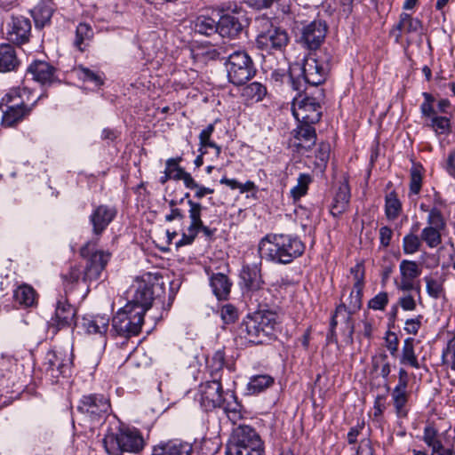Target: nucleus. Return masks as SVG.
<instances>
[{
    "instance_id": "1",
    "label": "nucleus",
    "mask_w": 455,
    "mask_h": 455,
    "mask_svg": "<svg viewBox=\"0 0 455 455\" xmlns=\"http://www.w3.org/2000/svg\"><path fill=\"white\" fill-rule=\"evenodd\" d=\"M331 56L327 52H310L301 64L296 63L290 67L289 79L294 91L299 92L306 90V85L317 86L322 84L330 70Z\"/></svg>"
},
{
    "instance_id": "2",
    "label": "nucleus",
    "mask_w": 455,
    "mask_h": 455,
    "mask_svg": "<svg viewBox=\"0 0 455 455\" xmlns=\"http://www.w3.org/2000/svg\"><path fill=\"white\" fill-rule=\"evenodd\" d=\"M305 251L304 243L296 235L269 234L259 243L261 259L278 264H289Z\"/></svg>"
},
{
    "instance_id": "3",
    "label": "nucleus",
    "mask_w": 455,
    "mask_h": 455,
    "mask_svg": "<svg viewBox=\"0 0 455 455\" xmlns=\"http://www.w3.org/2000/svg\"><path fill=\"white\" fill-rule=\"evenodd\" d=\"M277 315L270 310H258L247 315L240 325V335L248 342L262 344L273 334Z\"/></svg>"
},
{
    "instance_id": "4",
    "label": "nucleus",
    "mask_w": 455,
    "mask_h": 455,
    "mask_svg": "<svg viewBox=\"0 0 455 455\" xmlns=\"http://www.w3.org/2000/svg\"><path fill=\"white\" fill-rule=\"evenodd\" d=\"M104 448L108 455H122L123 452H139L144 447L142 435L136 430L119 429L103 439Z\"/></svg>"
},
{
    "instance_id": "5",
    "label": "nucleus",
    "mask_w": 455,
    "mask_h": 455,
    "mask_svg": "<svg viewBox=\"0 0 455 455\" xmlns=\"http://www.w3.org/2000/svg\"><path fill=\"white\" fill-rule=\"evenodd\" d=\"M98 238L87 242L80 249V255L86 259V266L83 272V281L89 283L100 278L111 258L108 251L97 250Z\"/></svg>"
},
{
    "instance_id": "6",
    "label": "nucleus",
    "mask_w": 455,
    "mask_h": 455,
    "mask_svg": "<svg viewBox=\"0 0 455 455\" xmlns=\"http://www.w3.org/2000/svg\"><path fill=\"white\" fill-rule=\"evenodd\" d=\"M228 81L235 86L245 84L256 73L253 61L244 51H235L226 61Z\"/></svg>"
},
{
    "instance_id": "7",
    "label": "nucleus",
    "mask_w": 455,
    "mask_h": 455,
    "mask_svg": "<svg viewBox=\"0 0 455 455\" xmlns=\"http://www.w3.org/2000/svg\"><path fill=\"white\" fill-rule=\"evenodd\" d=\"M143 321V308L133 309L132 305H125L114 315L112 331L124 338L136 336L140 332Z\"/></svg>"
},
{
    "instance_id": "8",
    "label": "nucleus",
    "mask_w": 455,
    "mask_h": 455,
    "mask_svg": "<svg viewBox=\"0 0 455 455\" xmlns=\"http://www.w3.org/2000/svg\"><path fill=\"white\" fill-rule=\"evenodd\" d=\"M243 452H262L264 453L263 442L259 435L250 426H239L236 427L227 443L226 451H232L234 449Z\"/></svg>"
},
{
    "instance_id": "9",
    "label": "nucleus",
    "mask_w": 455,
    "mask_h": 455,
    "mask_svg": "<svg viewBox=\"0 0 455 455\" xmlns=\"http://www.w3.org/2000/svg\"><path fill=\"white\" fill-rule=\"evenodd\" d=\"M291 110L299 123L315 124L320 121L323 111L320 100L315 97L301 94L295 97L292 101Z\"/></svg>"
},
{
    "instance_id": "10",
    "label": "nucleus",
    "mask_w": 455,
    "mask_h": 455,
    "mask_svg": "<svg viewBox=\"0 0 455 455\" xmlns=\"http://www.w3.org/2000/svg\"><path fill=\"white\" fill-rule=\"evenodd\" d=\"M77 411L91 422H100L108 414L110 403L103 395H87L80 399Z\"/></svg>"
},
{
    "instance_id": "11",
    "label": "nucleus",
    "mask_w": 455,
    "mask_h": 455,
    "mask_svg": "<svg viewBox=\"0 0 455 455\" xmlns=\"http://www.w3.org/2000/svg\"><path fill=\"white\" fill-rule=\"evenodd\" d=\"M363 288V287L354 286L350 292L347 304L342 303L336 308V315L342 316L343 321L347 324L348 331L347 339L349 343H353V335L355 332L352 315L357 312L362 307Z\"/></svg>"
},
{
    "instance_id": "12",
    "label": "nucleus",
    "mask_w": 455,
    "mask_h": 455,
    "mask_svg": "<svg viewBox=\"0 0 455 455\" xmlns=\"http://www.w3.org/2000/svg\"><path fill=\"white\" fill-rule=\"evenodd\" d=\"M199 395L200 404L205 411H211L215 408L227 410L222 385L220 380L214 379L202 383L199 386Z\"/></svg>"
},
{
    "instance_id": "13",
    "label": "nucleus",
    "mask_w": 455,
    "mask_h": 455,
    "mask_svg": "<svg viewBox=\"0 0 455 455\" xmlns=\"http://www.w3.org/2000/svg\"><path fill=\"white\" fill-rule=\"evenodd\" d=\"M401 279L396 287L399 291L408 292L415 291L420 293V285L416 279L421 275L420 265L413 260L403 259L399 265Z\"/></svg>"
},
{
    "instance_id": "14",
    "label": "nucleus",
    "mask_w": 455,
    "mask_h": 455,
    "mask_svg": "<svg viewBox=\"0 0 455 455\" xmlns=\"http://www.w3.org/2000/svg\"><path fill=\"white\" fill-rule=\"evenodd\" d=\"M289 42V36L285 30L272 28L260 33L256 38L257 48L267 53L282 52Z\"/></svg>"
},
{
    "instance_id": "15",
    "label": "nucleus",
    "mask_w": 455,
    "mask_h": 455,
    "mask_svg": "<svg viewBox=\"0 0 455 455\" xmlns=\"http://www.w3.org/2000/svg\"><path fill=\"white\" fill-rule=\"evenodd\" d=\"M31 35V22L22 15H12L6 24V37L15 44L20 45L28 42Z\"/></svg>"
},
{
    "instance_id": "16",
    "label": "nucleus",
    "mask_w": 455,
    "mask_h": 455,
    "mask_svg": "<svg viewBox=\"0 0 455 455\" xmlns=\"http://www.w3.org/2000/svg\"><path fill=\"white\" fill-rule=\"evenodd\" d=\"M76 308L66 300L57 303L55 315L49 322V331L56 334L64 328H74L76 325Z\"/></svg>"
},
{
    "instance_id": "17",
    "label": "nucleus",
    "mask_w": 455,
    "mask_h": 455,
    "mask_svg": "<svg viewBox=\"0 0 455 455\" xmlns=\"http://www.w3.org/2000/svg\"><path fill=\"white\" fill-rule=\"evenodd\" d=\"M327 33L325 21L315 20L304 26L300 42L309 50H316L323 42Z\"/></svg>"
},
{
    "instance_id": "18",
    "label": "nucleus",
    "mask_w": 455,
    "mask_h": 455,
    "mask_svg": "<svg viewBox=\"0 0 455 455\" xmlns=\"http://www.w3.org/2000/svg\"><path fill=\"white\" fill-rule=\"evenodd\" d=\"M232 11L233 13L224 14L219 20L218 33L222 37L235 38L243 30L244 20H241L243 16L237 12L235 4H234Z\"/></svg>"
},
{
    "instance_id": "19",
    "label": "nucleus",
    "mask_w": 455,
    "mask_h": 455,
    "mask_svg": "<svg viewBox=\"0 0 455 455\" xmlns=\"http://www.w3.org/2000/svg\"><path fill=\"white\" fill-rule=\"evenodd\" d=\"M116 213L117 212L115 207L105 204L95 207L89 217L93 235L96 236L100 235L116 218Z\"/></svg>"
},
{
    "instance_id": "20",
    "label": "nucleus",
    "mask_w": 455,
    "mask_h": 455,
    "mask_svg": "<svg viewBox=\"0 0 455 455\" xmlns=\"http://www.w3.org/2000/svg\"><path fill=\"white\" fill-rule=\"evenodd\" d=\"M188 204L189 205L188 214L190 225L188 228V232L184 233L182 235V238L178 242L177 244L179 246L192 243L200 231V228L203 227V221L201 219L203 206L201 204L188 200Z\"/></svg>"
},
{
    "instance_id": "21",
    "label": "nucleus",
    "mask_w": 455,
    "mask_h": 455,
    "mask_svg": "<svg viewBox=\"0 0 455 455\" xmlns=\"http://www.w3.org/2000/svg\"><path fill=\"white\" fill-rule=\"evenodd\" d=\"M292 143L299 153H305L315 146L316 141L315 129L311 124H301L293 130Z\"/></svg>"
},
{
    "instance_id": "22",
    "label": "nucleus",
    "mask_w": 455,
    "mask_h": 455,
    "mask_svg": "<svg viewBox=\"0 0 455 455\" xmlns=\"http://www.w3.org/2000/svg\"><path fill=\"white\" fill-rule=\"evenodd\" d=\"M29 92L26 88H12L1 100L0 109L33 108L36 101L29 103Z\"/></svg>"
},
{
    "instance_id": "23",
    "label": "nucleus",
    "mask_w": 455,
    "mask_h": 455,
    "mask_svg": "<svg viewBox=\"0 0 455 455\" xmlns=\"http://www.w3.org/2000/svg\"><path fill=\"white\" fill-rule=\"evenodd\" d=\"M192 451L193 446L190 443L173 439L156 445L152 455H190Z\"/></svg>"
},
{
    "instance_id": "24",
    "label": "nucleus",
    "mask_w": 455,
    "mask_h": 455,
    "mask_svg": "<svg viewBox=\"0 0 455 455\" xmlns=\"http://www.w3.org/2000/svg\"><path fill=\"white\" fill-rule=\"evenodd\" d=\"M27 73L32 76L33 80L43 85L51 84L55 80V68L43 60L32 62L28 66Z\"/></svg>"
},
{
    "instance_id": "25",
    "label": "nucleus",
    "mask_w": 455,
    "mask_h": 455,
    "mask_svg": "<svg viewBox=\"0 0 455 455\" xmlns=\"http://www.w3.org/2000/svg\"><path fill=\"white\" fill-rule=\"evenodd\" d=\"M240 278L246 289L252 293L263 291L264 282L261 277L260 268L257 265L243 266L240 272Z\"/></svg>"
},
{
    "instance_id": "26",
    "label": "nucleus",
    "mask_w": 455,
    "mask_h": 455,
    "mask_svg": "<svg viewBox=\"0 0 455 455\" xmlns=\"http://www.w3.org/2000/svg\"><path fill=\"white\" fill-rule=\"evenodd\" d=\"M47 371L51 372L52 377H58V374L64 375L67 373L71 364V359L64 356L60 351H50L46 355Z\"/></svg>"
},
{
    "instance_id": "27",
    "label": "nucleus",
    "mask_w": 455,
    "mask_h": 455,
    "mask_svg": "<svg viewBox=\"0 0 455 455\" xmlns=\"http://www.w3.org/2000/svg\"><path fill=\"white\" fill-rule=\"evenodd\" d=\"M421 28V22L418 19L412 18L410 14L403 12L400 15V20L395 28L391 31V36L399 42L402 34H411L419 32Z\"/></svg>"
},
{
    "instance_id": "28",
    "label": "nucleus",
    "mask_w": 455,
    "mask_h": 455,
    "mask_svg": "<svg viewBox=\"0 0 455 455\" xmlns=\"http://www.w3.org/2000/svg\"><path fill=\"white\" fill-rule=\"evenodd\" d=\"M153 291L146 283H140L134 292L133 298L126 305H132L133 309L143 308V315L151 307Z\"/></svg>"
},
{
    "instance_id": "29",
    "label": "nucleus",
    "mask_w": 455,
    "mask_h": 455,
    "mask_svg": "<svg viewBox=\"0 0 455 455\" xmlns=\"http://www.w3.org/2000/svg\"><path fill=\"white\" fill-rule=\"evenodd\" d=\"M20 64L16 51L10 44H0V72H10L17 68Z\"/></svg>"
},
{
    "instance_id": "30",
    "label": "nucleus",
    "mask_w": 455,
    "mask_h": 455,
    "mask_svg": "<svg viewBox=\"0 0 455 455\" xmlns=\"http://www.w3.org/2000/svg\"><path fill=\"white\" fill-rule=\"evenodd\" d=\"M210 284L218 299H226L228 297L232 283L226 275L222 273L213 274Z\"/></svg>"
},
{
    "instance_id": "31",
    "label": "nucleus",
    "mask_w": 455,
    "mask_h": 455,
    "mask_svg": "<svg viewBox=\"0 0 455 455\" xmlns=\"http://www.w3.org/2000/svg\"><path fill=\"white\" fill-rule=\"evenodd\" d=\"M350 201V189L347 184H342L339 187L334 196L331 208V213L333 216H339L346 212Z\"/></svg>"
},
{
    "instance_id": "32",
    "label": "nucleus",
    "mask_w": 455,
    "mask_h": 455,
    "mask_svg": "<svg viewBox=\"0 0 455 455\" xmlns=\"http://www.w3.org/2000/svg\"><path fill=\"white\" fill-rule=\"evenodd\" d=\"M109 318L107 315H93L84 318V327L89 334H104L108 329Z\"/></svg>"
},
{
    "instance_id": "33",
    "label": "nucleus",
    "mask_w": 455,
    "mask_h": 455,
    "mask_svg": "<svg viewBox=\"0 0 455 455\" xmlns=\"http://www.w3.org/2000/svg\"><path fill=\"white\" fill-rule=\"evenodd\" d=\"M214 130V124H210L201 131L199 134V152L202 153V155H205L207 154V148H212L215 150L216 157H219L221 153V147L212 140V135Z\"/></svg>"
},
{
    "instance_id": "34",
    "label": "nucleus",
    "mask_w": 455,
    "mask_h": 455,
    "mask_svg": "<svg viewBox=\"0 0 455 455\" xmlns=\"http://www.w3.org/2000/svg\"><path fill=\"white\" fill-rule=\"evenodd\" d=\"M274 378L268 374H260L251 377L247 385V392L250 395H257L274 384Z\"/></svg>"
},
{
    "instance_id": "35",
    "label": "nucleus",
    "mask_w": 455,
    "mask_h": 455,
    "mask_svg": "<svg viewBox=\"0 0 455 455\" xmlns=\"http://www.w3.org/2000/svg\"><path fill=\"white\" fill-rule=\"evenodd\" d=\"M93 37V29L87 23H79L76 29L74 45L84 52Z\"/></svg>"
},
{
    "instance_id": "36",
    "label": "nucleus",
    "mask_w": 455,
    "mask_h": 455,
    "mask_svg": "<svg viewBox=\"0 0 455 455\" xmlns=\"http://www.w3.org/2000/svg\"><path fill=\"white\" fill-rule=\"evenodd\" d=\"M13 297L20 306L29 307L36 304V293L30 285L22 284L14 291Z\"/></svg>"
},
{
    "instance_id": "37",
    "label": "nucleus",
    "mask_w": 455,
    "mask_h": 455,
    "mask_svg": "<svg viewBox=\"0 0 455 455\" xmlns=\"http://www.w3.org/2000/svg\"><path fill=\"white\" fill-rule=\"evenodd\" d=\"M1 110L3 112L2 125L5 127H12L20 122L26 116H28L31 111V108H21L14 109L4 108Z\"/></svg>"
},
{
    "instance_id": "38",
    "label": "nucleus",
    "mask_w": 455,
    "mask_h": 455,
    "mask_svg": "<svg viewBox=\"0 0 455 455\" xmlns=\"http://www.w3.org/2000/svg\"><path fill=\"white\" fill-rule=\"evenodd\" d=\"M402 212V203L395 191L388 193L385 197V214L387 220H395Z\"/></svg>"
},
{
    "instance_id": "39",
    "label": "nucleus",
    "mask_w": 455,
    "mask_h": 455,
    "mask_svg": "<svg viewBox=\"0 0 455 455\" xmlns=\"http://www.w3.org/2000/svg\"><path fill=\"white\" fill-rule=\"evenodd\" d=\"M219 21L216 22L209 16H198L194 22V28L196 33L205 36L218 32Z\"/></svg>"
},
{
    "instance_id": "40",
    "label": "nucleus",
    "mask_w": 455,
    "mask_h": 455,
    "mask_svg": "<svg viewBox=\"0 0 455 455\" xmlns=\"http://www.w3.org/2000/svg\"><path fill=\"white\" fill-rule=\"evenodd\" d=\"M400 363L409 364L415 369L419 368V363L414 352V339L407 338L404 339Z\"/></svg>"
},
{
    "instance_id": "41",
    "label": "nucleus",
    "mask_w": 455,
    "mask_h": 455,
    "mask_svg": "<svg viewBox=\"0 0 455 455\" xmlns=\"http://www.w3.org/2000/svg\"><path fill=\"white\" fill-rule=\"evenodd\" d=\"M419 229V223L411 227V232L404 235L403 239V250L405 254L417 252L421 246V238L415 232Z\"/></svg>"
},
{
    "instance_id": "42",
    "label": "nucleus",
    "mask_w": 455,
    "mask_h": 455,
    "mask_svg": "<svg viewBox=\"0 0 455 455\" xmlns=\"http://www.w3.org/2000/svg\"><path fill=\"white\" fill-rule=\"evenodd\" d=\"M442 231L443 230L427 226L422 229L420 238L429 248H436L442 243Z\"/></svg>"
},
{
    "instance_id": "43",
    "label": "nucleus",
    "mask_w": 455,
    "mask_h": 455,
    "mask_svg": "<svg viewBox=\"0 0 455 455\" xmlns=\"http://www.w3.org/2000/svg\"><path fill=\"white\" fill-rule=\"evenodd\" d=\"M424 443L432 450V452L438 451L444 448L437 429L432 426H427L423 432Z\"/></svg>"
},
{
    "instance_id": "44",
    "label": "nucleus",
    "mask_w": 455,
    "mask_h": 455,
    "mask_svg": "<svg viewBox=\"0 0 455 455\" xmlns=\"http://www.w3.org/2000/svg\"><path fill=\"white\" fill-rule=\"evenodd\" d=\"M82 272L76 266L71 267L67 273L62 275L63 284L66 291H73L76 285L83 282Z\"/></svg>"
},
{
    "instance_id": "45",
    "label": "nucleus",
    "mask_w": 455,
    "mask_h": 455,
    "mask_svg": "<svg viewBox=\"0 0 455 455\" xmlns=\"http://www.w3.org/2000/svg\"><path fill=\"white\" fill-rule=\"evenodd\" d=\"M36 27H44L48 23L52 16V8L45 4H40L34 7L31 11Z\"/></svg>"
},
{
    "instance_id": "46",
    "label": "nucleus",
    "mask_w": 455,
    "mask_h": 455,
    "mask_svg": "<svg viewBox=\"0 0 455 455\" xmlns=\"http://www.w3.org/2000/svg\"><path fill=\"white\" fill-rule=\"evenodd\" d=\"M76 72L77 77L85 83H91L95 86H100L103 84V78L101 75L88 68L79 66L76 68Z\"/></svg>"
},
{
    "instance_id": "47",
    "label": "nucleus",
    "mask_w": 455,
    "mask_h": 455,
    "mask_svg": "<svg viewBox=\"0 0 455 455\" xmlns=\"http://www.w3.org/2000/svg\"><path fill=\"white\" fill-rule=\"evenodd\" d=\"M311 182V177L308 174L306 173H300L298 180L297 185L294 186L290 193L291 197L294 201H297L300 199L302 196H304L308 189V185Z\"/></svg>"
},
{
    "instance_id": "48",
    "label": "nucleus",
    "mask_w": 455,
    "mask_h": 455,
    "mask_svg": "<svg viewBox=\"0 0 455 455\" xmlns=\"http://www.w3.org/2000/svg\"><path fill=\"white\" fill-rule=\"evenodd\" d=\"M392 402L398 417H405L407 410L405 405L408 402L409 392L393 391L391 392Z\"/></svg>"
},
{
    "instance_id": "49",
    "label": "nucleus",
    "mask_w": 455,
    "mask_h": 455,
    "mask_svg": "<svg viewBox=\"0 0 455 455\" xmlns=\"http://www.w3.org/2000/svg\"><path fill=\"white\" fill-rule=\"evenodd\" d=\"M243 94L248 99L259 102L266 96L267 88L260 83L253 82L244 87Z\"/></svg>"
},
{
    "instance_id": "50",
    "label": "nucleus",
    "mask_w": 455,
    "mask_h": 455,
    "mask_svg": "<svg viewBox=\"0 0 455 455\" xmlns=\"http://www.w3.org/2000/svg\"><path fill=\"white\" fill-rule=\"evenodd\" d=\"M427 294L433 299H438L443 293V285L441 279L434 278L431 275L424 277Z\"/></svg>"
},
{
    "instance_id": "51",
    "label": "nucleus",
    "mask_w": 455,
    "mask_h": 455,
    "mask_svg": "<svg viewBox=\"0 0 455 455\" xmlns=\"http://www.w3.org/2000/svg\"><path fill=\"white\" fill-rule=\"evenodd\" d=\"M427 224L429 227L444 230L446 228V220L443 212L437 206H433L430 209V213L427 218Z\"/></svg>"
},
{
    "instance_id": "52",
    "label": "nucleus",
    "mask_w": 455,
    "mask_h": 455,
    "mask_svg": "<svg viewBox=\"0 0 455 455\" xmlns=\"http://www.w3.org/2000/svg\"><path fill=\"white\" fill-rule=\"evenodd\" d=\"M436 134H445L450 132V119L446 116H432L430 123L427 124Z\"/></svg>"
},
{
    "instance_id": "53",
    "label": "nucleus",
    "mask_w": 455,
    "mask_h": 455,
    "mask_svg": "<svg viewBox=\"0 0 455 455\" xmlns=\"http://www.w3.org/2000/svg\"><path fill=\"white\" fill-rule=\"evenodd\" d=\"M422 187L421 166H413L410 175V193L418 195Z\"/></svg>"
},
{
    "instance_id": "54",
    "label": "nucleus",
    "mask_w": 455,
    "mask_h": 455,
    "mask_svg": "<svg viewBox=\"0 0 455 455\" xmlns=\"http://www.w3.org/2000/svg\"><path fill=\"white\" fill-rule=\"evenodd\" d=\"M422 95L424 97V101L420 105V112L422 116L427 117L430 120L432 116H436V111L433 106L435 98L428 92H423Z\"/></svg>"
},
{
    "instance_id": "55",
    "label": "nucleus",
    "mask_w": 455,
    "mask_h": 455,
    "mask_svg": "<svg viewBox=\"0 0 455 455\" xmlns=\"http://www.w3.org/2000/svg\"><path fill=\"white\" fill-rule=\"evenodd\" d=\"M181 157L169 158L166 160L165 170L167 172L170 171V173L172 176V180H180L181 175L186 172L182 167L180 166V163L181 162Z\"/></svg>"
},
{
    "instance_id": "56",
    "label": "nucleus",
    "mask_w": 455,
    "mask_h": 455,
    "mask_svg": "<svg viewBox=\"0 0 455 455\" xmlns=\"http://www.w3.org/2000/svg\"><path fill=\"white\" fill-rule=\"evenodd\" d=\"M388 303V295L386 291L379 292L368 302V307L373 310H384Z\"/></svg>"
},
{
    "instance_id": "57",
    "label": "nucleus",
    "mask_w": 455,
    "mask_h": 455,
    "mask_svg": "<svg viewBox=\"0 0 455 455\" xmlns=\"http://www.w3.org/2000/svg\"><path fill=\"white\" fill-rule=\"evenodd\" d=\"M220 317L225 323L229 324L236 321L238 313L233 305L227 304L221 307Z\"/></svg>"
},
{
    "instance_id": "58",
    "label": "nucleus",
    "mask_w": 455,
    "mask_h": 455,
    "mask_svg": "<svg viewBox=\"0 0 455 455\" xmlns=\"http://www.w3.org/2000/svg\"><path fill=\"white\" fill-rule=\"evenodd\" d=\"M350 273L353 275L355 283L354 286L363 287L364 285V266L363 262L356 263L350 268Z\"/></svg>"
},
{
    "instance_id": "59",
    "label": "nucleus",
    "mask_w": 455,
    "mask_h": 455,
    "mask_svg": "<svg viewBox=\"0 0 455 455\" xmlns=\"http://www.w3.org/2000/svg\"><path fill=\"white\" fill-rule=\"evenodd\" d=\"M443 357L446 358V363H449L451 370L455 371V339L449 341L447 349L443 353Z\"/></svg>"
},
{
    "instance_id": "60",
    "label": "nucleus",
    "mask_w": 455,
    "mask_h": 455,
    "mask_svg": "<svg viewBox=\"0 0 455 455\" xmlns=\"http://www.w3.org/2000/svg\"><path fill=\"white\" fill-rule=\"evenodd\" d=\"M385 339L387 350L392 355H395L398 351L399 341L397 336L394 332L387 331Z\"/></svg>"
},
{
    "instance_id": "61",
    "label": "nucleus",
    "mask_w": 455,
    "mask_h": 455,
    "mask_svg": "<svg viewBox=\"0 0 455 455\" xmlns=\"http://www.w3.org/2000/svg\"><path fill=\"white\" fill-rule=\"evenodd\" d=\"M398 304L406 311H413L417 307L416 301L411 294L399 298Z\"/></svg>"
},
{
    "instance_id": "62",
    "label": "nucleus",
    "mask_w": 455,
    "mask_h": 455,
    "mask_svg": "<svg viewBox=\"0 0 455 455\" xmlns=\"http://www.w3.org/2000/svg\"><path fill=\"white\" fill-rule=\"evenodd\" d=\"M393 236V231L389 227L384 226L379 229V242L383 247H387L390 244Z\"/></svg>"
},
{
    "instance_id": "63",
    "label": "nucleus",
    "mask_w": 455,
    "mask_h": 455,
    "mask_svg": "<svg viewBox=\"0 0 455 455\" xmlns=\"http://www.w3.org/2000/svg\"><path fill=\"white\" fill-rule=\"evenodd\" d=\"M421 325L420 317L408 319L405 322L404 331L409 334H417Z\"/></svg>"
},
{
    "instance_id": "64",
    "label": "nucleus",
    "mask_w": 455,
    "mask_h": 455,
    "mask_svg": "<svg viewBox=\"0 0 455 455\" xmlns=\"http://www.w3.org/2000/svg\"><path fill=\"white\" fill-rule=\"evenodd\" d=\"M330 156V145L327 143H321L318 147L316 152V158H318L321 163L325 164Z\"/></svg>"
}]
</instances>
